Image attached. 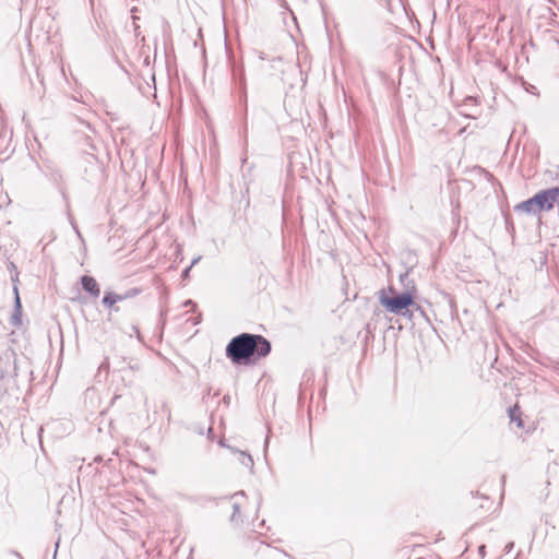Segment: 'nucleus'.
I'll return each mask as SVG.
<instances>
[{
	"label": "nucleus",
	"mask_w": 559,
	"mask_h": 559,
	"mask_svg": "<svg viewBox=\"0 0 559 559\" xmlns=\"http://www.w3.org/2000/svg\"><path fill=\"white\" fill-rule=\"evenodd\" d=\"M559 205V186L540 190L534 197L516 204L515 212L536 215L542 211H550Z\"/></svg>",
	"instance_id": "obj_1"
},
{
	"label": "nucleus",
	"mask_w": 559,
	"mask_h": 559,
	"mask_svg": "<svg viewBox=\"0 0 559 559\" xmlns=\"http://www.w3.org/2000/svg\"><path fill=\"white\" fill-rule=\"evenodd\" d=\"M271 352L270 342L261 335L247 333V365L265 357Z\"/></svg>",
	"instance_id": "obj_2"
},
{
	"label": "nucleus",
	"mask_w": 559,
	"mask_h": 559,
	"mask_svg": "<svg viewBox=\"0 0 559 559\" xmlns=\"http://www.w3.org/2000/svg\"><path fill=\"white\" fill-rule=\"evenodd\" d=\"M379 300L386 311L401 316H405L407 308L414 305L413 296L409 293H404L395 297H388L382 294Z\"/></svg>",
	"instance_id": "obj_3"
},
{
	"label": "nucleus",
	"mask_w": 559,
	"mask_h": 559,
	"mask_svg": "<svg viewBox=\"0 0 559 559\" xmlns=\"http://www.w3.org/2000/svg\"><path fill=\"white\" fill-rule=\"evenodd\" d=\"M226 354L234 362L239 364L245 359V333L233 338L226 348Z\"/></svg>",
	"instance_id": "obj_4"
},
{
	"label": "nucleus",
	"mask_w": 559,
	"mask_h": 559,
	"mask_svg": "<svg viewBox=\"0 0 559 559\" xmlns=\"http://www.w3.org/2000/svg\"><path fill=\"white\" fill-rule=\"evenodd\" d=\"M81 283L86 292L91 293L95 297L99 295L98 284L93 277L85 275L82 277Z\"/></svg>",
	"instance_id": "obj_5"
},
{
	"label": "nucleus",
	"mask_w": 559,
	"mask_h": 559,
	"mask_svg": "<svg viewBox=\"0 0 559 559\" xmlns=\"http://www.w3.org/2000/svg\"><path fill=\"white\" fill-rule=\"evenodd\" d=\"M119 300H121V297L119 295L114 294V293H108L104 296L103 304L107 307H111Z\"/></svg>",
	"instance_id": "obj_6"
},
{
	"label": "nucleus",
	"mask_w": 559,
	"mask_h": 559,
	"mask_svg": "<svg viewBox=\"0 0 559 559\" xmlns=\"http://www.w3.org/2000/svg\"><path fill=\"white\" fill-rule=\"evenodd\" d=\"M231 521L235 523H240L242 521L240 514V506L236 502L234 503V513L231 515Z\"/></svg>",
	"instance_id": "obj_7"
},
{
	"label": "nucleus",
	"mask_w": 559,
	"mask_h": 559,
	"mask_svg": "<svg viewBox=\"0 0 559 559\" xmlns=\"http://www.w3.org/2000/svg\"><path fill=\"white\" fill-rule=\"evenodd\" d=\"M516 411H518L516 406L514 408L509 409L510 419H511V421H515L519 427H522L523 423H522L521 418L515 415Z\"/></svg>",
	"instance_id": "obj_8"
},
{
	"label": "nucleus",
	"mask_w": 559,
	"mask_h": 559,
	"mask_svg": "<svg viewBox=\"0 0 559 559\" xmlns=\"http://www.w3.org/2000/svg\"><path fill=\"white\" fill-rule=\"evenodd\" d=\"M199 260H200V257L195 258V259L192 261L191 265H190L188 269H186V271L183 272V277H188V275H189V272H190L191 267H192L195 263H198V262H199Z\"/></svg>",
	"instance_id": "obj_9"
},
{
	"label": "nucleus",
	"mask_w": 559,
	"mask_h": 559,
	"mask_svg": "<svg viewBox=\"0 0 559 559\" xmlns=\"http://www.w3.org/2000/svg\"><path fill=\"white\" fill-rule=\"evenodd\" d=\"M235 453L237 454V460H238L240 463H243L245 453H243V452H241V451H236Z\"/></svg>",
	"instance_id": "obj_10"
},
{
	"label": "nucleus",
	"mask_w": 559,
	"mask_h": 559,
	"mask_svg": "<svg viewBox=\"0 0 559 559\" xmlns=\"http://www.w3.org/2000/svg\"><path fill=\"white\" fill-rule=\"evenodd\" d=\"M14 292H15V294H17V288H16V287L14 288ZM15 302H16V306H17V307H20V306H21L19 295H16Z\"/></svg>",
	"instance_id": "obj_11"
},
{
	"label": "nucleus",
	"mask_w": 559,
	"mask_h": 559,
	"mask_svg": "<svg viewBox=\"0 0 559 559\" xmlns=\"http://www.w3.org/2000/svg\"><path fill=\"white\" fill-rule=\"evenodd\" d=\"M513 547V543H510L509 545H507L506 549H507V552H509Z\"/></svg>",
	"instance_id": "obj_12"
},
{
	"label": "nucleus",
	"mask_w": 559,
	"mask_h": 559,
	"mask_svg": "<svg viewBox=\"0 0 559 559\" xmlns=\"http://www.w3.org/2000/svg\"><path fill=\"white\" fill-rule=\"evenodd\" d=\"M484 549H485V546H480V547H479V551H480V552H484Z\"/></svg>",
	"instance_id": "obj_13"
}]
</instances>
